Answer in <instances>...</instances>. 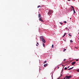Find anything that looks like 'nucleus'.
<instances>
[{
    "label": "nucleus",
    "mask_w": 79,
    "mask_h": 79,
    "mask_svg": "<svg viewBox=\"0 0 79 79\" xmlns=\"http://www.w3.org/2000/svg\"><path fill=\"white\" fill-rule=\"evenodd\" d=\"M38 18H42V17H41V15L40 14H38Z\"/></svg>",
    "instance_id": "obj_6"
},
{
    "label": "nucleus",
    "mask_w": 79,
    "mask_h": 79,
    "mask_svg": "<svg viewBox=\"0 0 79 79\" xmlns=\"http://www.w3.org/2000/svg\"><path fill=\"white\" fill-rule=\"evenodd\" d=\"M69 36L70 37H72V35H71L70 34H69Z\"/></svg>",
    "instance_id": "obj_12"
},
{
    "label": "nucleus",
    "mask_w": 79,
    "mask_h": 79,
    "mask_svg": "<svg viewBox=\"0 0 79 79\" xmlns=\"http://www.w3.org/2000/svg\"><path fill=\"white\" fill-rule=\"evenodd\" d=\"M73 68H74V67H73L71 68H70V69H68V70H69L70 69H73Z\"/></svg>",
    "instance_id": "obj_9"
},
{
    "label": "nucleus",
    "mask_w": 79,
    "mask_h": 79,
    "mask_svg": "<svg viewBox=\"0 0 79 79\" xmlns=\"http://www.w3.org/2000/svg\"><path fill=\"white\" fill-rule=\"evenodd\" d=\"M66 33H64V35L63 36V37H64L65 36V35H66Z\"/></svg>",
    "instance_id": "obj_10"
},
{
    "label": "nucleus",
    "mask_w": 79,
    "mask_h": 79,
    "mask_svg": "<svg viewBox=\"0 0 79 79\" xmlns=\"http://www.w3.org/2000/svg\"><path fill=\"white\" fill-rule=\"evenodd\" d=\"M52 48H53V44H52Z\"/></svg>",
    "instance_id": "obj_21"
},
{
    "label": "nucleus",
    "mask_w": 79,
    "mask_h": 79,
    "mask_svg": "<svg viewBox=\"0 0 79 79\" xmlns=\"http://www.w3.org/2000/svg\"><path fill=\"white\" fill-rule=\"evenodd\" d=\"M68 31H69V29H68Z\"/></svg>",
    "instance_id": "obj_36"
},
{
    "label": "nucleus",
    "mask_w": 79,
    "mask_h": 79,
    "mask_svg": "<svg viewBox=\"0 0 79 79\" xmlns=\"http://www.w3.org/2000/svg\"><path fill=\"white\" fill-rule=\"evenodd\" d=\"M43 47H45V44H44L43 43Z\"/></svg>",
    "instance_id": "obj_14"
},
{
    "label": "nucleus",
    "mask_w": 79,
    "mask_h": 79,
    "mask_svg": "<svg viewBox=\"0 0 79 79\" xmlns=\"http://www.w3.org/2000/svg\"><path fill=\"white\" fill-rule=\"evenodd\" d=\"M63 66V65H62V66Z\"/></svg>",
    "instance_id": "obj_37"
},
{
    "label": "nucleus",
    "mask_w": 79,
    "mask_h": 79,
    "mask_svg": "<svg viewBox=\"0 0 79 79\" xmlns=\"http://www.w3.org/2000/svg\"><path fill=\"white\" fill-rule=\"evenodd\" d=\"M68 1H69V2L70 1V0H67Z\"/></svg>",
    "instance_id": "obj_29"
},
{
    "label": "nucleus",
    "mask_w": 79,
    "mask_h": 79,
    "mask_svg": "<svg viewBox=\"0 0 79 79\" xmlns=\"http://www.w3.org/2000/svg\"><path fill=\"white\" fill-rule=\"evenodd\" d=\"M65 29H66V30L67 29V27H66V28H65Z\"/></svg>",
    "instance_id": "obj_30"
},
{
    "label": "nucleus",
    "mask_w": 79,
    "mask_h": 79,
    "mask_svg": "<svg viewBox=\"0 0 79 79\" xmlns=\"http://www.w3.org/2000/svg\"><path fill=\"white\" fill-rule=\"evenodd\" d=\"M77 72H79V69L77 70Z\"/></svg>",
    "instance_id": "obj_23"
},
{
    "label": "nucleus",
    "mask_w": 79,
    "mask_h": 79,
    "mask_svg": "<svg viewBox=\"0 0 79 79\" xmlns=\"http://www.w3.org/2000/svg\"><path fill=\"white\" fill-rule=\"evenodd\" d=\"M53 13V10H49V12H48V14L50 16L51 15V14L52 13Z\"/></svg>",
    "instance_id": "obj_2"
},
{
    "label": "nucleus",
    "mask_w": 79,
    "mask_h": 79,
    "mask_svg": "<svg viewBox=\"0 0 79 79\" xmlns=\"http://www.w3.org/2000/svg\"><path fill=\"white\" fill-rule=\"evenodd\" d=\"M71 7H72L73 8V10L74 12L73 14H75V13H76V11H75V10H74V7H73V6H71Z\"/></svg>",
    "instance_id": "obj_4"
},
{
    "label": "nucleus",
    "mask_w": 79,
    "mask_h": 79,
    "mask_svg": "<svg viewBox=\"0 0 79 79\" xmlns=\"http://www.w3.org/2000/svg\"><path fill=\"white\" fill-rule=\"evenodd\" d=\"M65 50H66V49H64V50H63V51L64 52H65Z\"/></svg>",
    "instance_id": "obj_17"
},
{
    "label": "nucleus",
    "mask_w": 79,
    "mask_h": 79,
    "mask_svg": "<svg viewBox=\"0 0 79 79\" xmlns=\"http://www.w3.org/2000/svg\"><path fill=\"white\" fill-rule=\"evenodd\" d=\"M40 39H41L42 42H43V43H45V42H46V41H45V39H44V37H43V36H41L40 37Z\"/></svg>",
    "instance_id": "obj_1"
},
{
    "label": "nucleus",
    "mask_w": 79,
    "mask_h": 79,
    "mask_svg": "<svg viewBox=\"0 0 79 79\" xmlns=\"http://www.w3.org/2000/svg\"><path fill=\"white\" fill-rule=\"evenodd\" d=\"M47 63V61H45L44 62V64H45V63Z\"/></svg>",
    "instance_id": "obj_16"
},
{
    "label": "nucleus",
    "mask_w": 79,
    "mask_h": 79,
    "mask_svg": "<svg viewBox=\"0 0 79 79\" xmlns=\"http://www.w3.org/2000/svg\"><path fill=\"white\" fill-rule=\"evenodd\" d=\"M64 23H66V21H64Z\"/></svg>",
    "instance_id": "obj_22"
},
{
    "label": "nucleus",
    "mask_w": 79,
    "mask_h": 79,
    "mask_svg": "<svg viewBox=\"0 0 79 79\" xmlns=\"http://www.w3.org/2000/svg\"><path fill=\"white\" fill-rule=\"evenodd\" d=\"M62 76V75L61 74L60 76L57 78V79H60V77H61V76Z\"/></svg>",
    "instance_id": "obj_13"
},
{
    "label": "nucleus",
    "mask_w": 79,
    "mask_h": 79,
    "mask_svg": "<svg viewBox=\"0 0 79 79\" xmlns=\"http://www.w3.org/2000/svg\"><path fill=\"white\" fill-rule=\"evenodd\" d=\"M70 42H71V43L73 42V41L72 40H70Z\"/></svg>",
    "instance_id": "obj_15"
},
{
    "label": "nucleus",
    "mask_w": 79,
    "mask_h": 79,
    "mask_svg": "<svg viewBox=\"0 0 79 79\" xmlns=\"http://www.w3.org/2000/svg\"><path fill=\"white\" fill-rule=\"evenodd\" d=\"M37 45H39V43H37Z\"/></svg>",
    "instance_id": "obj_24"
},
{
    "label": "nucleus",
    "mask_w": 79,
    "mask_h": 79,
    "mask_svg": "<svg viewBox=\"0 0 79 79\" xmlns=\"http://www.w3.org/2000/svg\"><path fill=\"white\" fill-rule=\"evenodd\" d=\"M64 40V41H65V42H66V40Z\"/></svg>",
    "instance_id": "obj_26"
},
{
    "label": "nucleus",
    "mask_w": 79,
    "mask_h": 79,
    "mask_svg": "<svg viewBox=\"0 0 79 79\" xmlns=\"http://www.w3.org/2000/svg\"><path fill=\"white\" fill-rule=\"evenodd\" d=\"M70 10H71V11H73V8H70Z\"/></svg>",
    "instance_id": "obj_11"
},
{
    "label": "nucleus",
    "mask_w": 79,
    "mask_h": 79,
    "mask_svg": "<svg viewBox=\"0 0 79 79\" xmlns=\"http://www.w3.org/2000/svg\"><path fill=\"white\" fill-rule=\"evenodd\" d=\"M70 19H71V18H70Z\"/></svg>",
    "instance_id": "obj_34"
},
{
    "label": "nucleus",
    "mask_w": 79,
    "mask_h": 79,
    "mask_svg": "<svg viewBox=\"0 0 79 79\" xmlns=\"http://www.w3.org/2000/svg\"><path fill=\"white\" fill-rule=\"evenodd\" d=\"M74 0V1H75L76 0Z\"/></svg>",
    "instance_id": "obj_35"
},
{
    "label": "nucleus",
    "mask_w": 79,
    "mask_h": 79,
    "mask_svg": "<svg viewBox=\"0 0 79 79\" xmlns=\"http://www.w3.org/2000/svg\"><path fill=\"white\" fill-rule=\"evenodd\" d=\"M64 79H66V77H65L64 78Z\"/></svg>",
    "instance_id": "obj_28"
},
{
    "label": "nucleus",
    "mask_w": 79,
    "mask_h": 79,
    "mask_svg": "<svg viewBox=\"0 0 79 79\" xmlns=\"http://www.w3.org/2000/svg\"><path fill=\"white\" fill-rule=\"evenodd\" d=\"M36 46H38V45L37 44H36Z\"/></svg>",
    "instance_id": "obj_31"
},
{
    "label": "nucleus",
    "mask_w": 79,
    "mask_h": 79,
    "mask_svg": "<svg viewBox=\"0 0 79 79\" xmlns=\"http://www.w3.org/2000/svg\"><path fill=\"white\" fill-rule=\"evenodd\" d=\"M76 61H78V59H77V60Z\"/></svg>",
    "instance_id": "obj_27"
},
{
    "label": "nucleus",
    "mask_w": 79,
    "mask_h": 79,
    "mask_svg": "<svg viewBox=\"0 0 79 79\" xmlns=\"http://www.w3.org/2000/svg\"><path fill=\"white\" fill-rule=\"evenodd\" d=\"M52 79H53V77H52Z\"/></svg>",
    "instance_id": "obj_38"
},
{
    "label": "nucleus",
    "mask_w": 79,
    "mask_h": 79,
    "mask_svg": "<svg viewBox=\"0 0 79 79\" xmlns=\"http://www.w3.org/2000/svg\"><path fill=\"white\" fill-rule=\"evenodd\" d=\"M68 68H69V66H68Z\"/></svg>",
    "instance_id": "obj_32"
},
{
    "label": "nucleus",
    "mask_w": 79,
    "mask_h": 79,
    "mask_svg": "<svg viewBox=\"0 0 79 79\" xmlns=\"http://www.w3.org/2000/svg\"><path fill=\"white\" fill-rule=\"evenodd\" d=\"M39 19L40 21H41L42 22H44V20H42V17L41 18H40Z\"/></svg>",
    "instance_id": "obj_5"
},
{
    "label": "nucleus",
    "mask_w": 79,
    "mask_h": 79,
    "mask_svg": "<svg viewBox=\"0 0 79 79\" xmlns=\"http://www.w3.org/2000/svg\"><path fill=\"white\" fill-rule=\"evenodd\" d=\"M65 60H66V59H64V62L65 61Z\"/></svg>",
    "instance_id": "obj_25"
},
{
    "label": "nucleus",
    "mask_w": 79,
    "mask_h": 79,
    "mask_svg": "<svg viewBox=\"0 0 79 79\" xmlns=\"http://www.w3.org/2000/svg\"><path fill=\"white\" fill-rule=\"evenodd\" d=\"M76 64V62L75 61L72 62V65H74V64Z\"/></svg>",
    "instance_id": "obj_7"
},
{
    "label": "nucleus",
    "mask_w": 79,
    "mask_h": 79,
    "mask_svg": "<svg viewBox=\"0 0 79 79\" xmlns=\"http://www.w3.org/2000/svg\"><path fill=\"white\" fill-rule=\"evenodd\" d=\"M47 66V64H45L44 65V67H46Z\"/></svg>",
    "instance_id": "obj_8"
},
{
    "label": "nucleus",
    "mask_w": 79,
    "mask_h": 79,
    "mask_svg": "<svg viewBox=\"0 0 79 79\" xmlns=\"http://www.w3.org/2000/svg\"><path fill=\"white\" fill-rule=\"evenodd\" d=\"M58 69H59V67H58Z\"/></svg>",
    "instance_id": "obj_33"
},
{
    "label": "nucleus",
    "mask_w": 79,
    "mask_h": 79,
    "mask_svg": "<svg viewBox=\"0 0 79 79\" xmlns=\"http://www.w3.org/2000/svg\"><path fill=\"white\" fill-rule=\"evenodd\" d=\"M60 24H63V23H61V22H60Z\"/></svg>",
    "instance_id": "obj_20"
},
{
    "label": "nucleus",
    "mask_w": 79,
    "mask_h": 79,
    "mask_svg": "<svg viewBox=\"0 0 79 79\" xmlns=\"http://www.w3.org/2000/svg\"><path fill=\"white\" fill-rule=\"evenodd\" d=\"M40 5H39V6H38V8H39V7H40Z\"/></svg>",
    "instance_id": "obj_19"
},
{
    "label": "nucleus",
    "mask_w": 79,
    "mask_h": 79,
    "mask_svg": "<svg viewBox=\"0 0 79 79\" xmlns=\"http://www.w3.org/2000/svg\"><path fill=\"white\" fill-rule=\"evenodd\" d=\"M64 69H65V70H66V69H67V68L65 67V68H64Z\"/></svg>",
    "instance_id": "obj_18"
},
{
    "label": "nucleus",
    "mask_w": 79,
    "mask_h": 79,
    "mask_svg": "<svg viewBox=\"0 0 79 79\" xmlns=\"http://www.w3.org/2000/svg\"><path fill=\"white\" fill-rule=\"evenodd\" d=\"M66 79H69L71 78V76H66Z\"/></svg>",
    "instance_id": "obj_3"
}]
</instances>
